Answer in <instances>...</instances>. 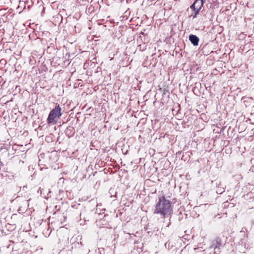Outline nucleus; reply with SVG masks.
Returning a JSON list of instances; mask_svg holds the SVG:
<instances>
[{"label": "nucleus", "instance_id": "2eb2a0df", "mask_svg": "<svg viewBox=\"0 0 254 254\" xmlns=\"http://www.w3.org/2000/svg\"><path fill=\"white\" fill-rule=\"evenodd\" d=\"M200 2L202 3V5H203L204 3L205 2V0H200Z\"/></svg>", "mask_w": 254, "mask_h": 254}, {"label": "nucleus", "instance_id": "9b49d317", "mask_svg": "<svg viewBox=\"0 0 254 254\" xmlns=\"http://www.w3.org/2000/svg\"><path fill=\"white\" fill-rule=\"evenodd\" d=\"M200 10V9H199L198 8H197V7H196V9H194L193 10L194 13H195L196 14H198V13H199Z\"/></svg>", "mask_w": 254, "mask_h": 254}, {"label": "nucleus", "instance_id": "6e6552de", "mask_svg": "<svg viewBox=\"0 0 254 254\" xmlns=\"http://www.w3.org/2000/svg\"><path fill=\"white\" fill-rule=\"evenodd\" d=\"M197 4V0H195V1H194V2L192 4H191L190 6V8L192 10H194V9H196V5Z\"/></svg>", "mask_w": 254, "mask_h": 254}, {"label": "nucleus", "instance_id": "dca6fc26", "mask_svg": "<svg viewBox=\"0 0 254 254\" xmlns=\"http://www.w3.org/2000/svg\"><path fill=\"white\" fill-rule=\"evenodd\" d=\"M240 235H241V236H244V233H242V232H241V231H240Z\"/></svg>", "mask_w": 254, "mask_h": 254}, {"label": "nucleus", "instance_id": "9d476101", "mask_svg": "<svg viewBox=\"0 0 254 254\" xmlns=\"http://www.w3.org/2000/svg\"><path fill=\"white\" fill-rule=\"evenodd\" d=\"M200 10V9H199L198 8H197V7H196V9H194L193 10L194 13H195L196 14H198V13H199Z\"/></svg>", "mask_w": 254, "mask_h": 254}, {"label": "nucleus", "instance_id": "0eeeda50", "mask_svg": "<svg viewBox=\"0 0 254 254\" xmlns=\"http://www.w3.org/2000/svg\"><path fill=\"white\" fill-rule=\"evenodd\" d=\"M225 191V188L222 185V184L220 183L218 185L217 190L216 192L218 194H221Z\"/></svg>", "mask_w": 254, "mask_h": 254}, {"label": "nucleus", "instance_id": "f8f14e48", "mask_svg": "<svg viewBox=\"0 0 254 254\" xmlns=\"http://www.w3.org/2000/svg\"><path fill=\"white\" fill-rule=\"evenodd\" d=\"M214 254H219L220 252V248L217 250H214Z\"/></svg>", "mask_w": 254, "mask_h": 254}, {"label": "nucleus", "instance_id": "1a4fd4ad", "mask_svg": "<svg viewBox=\"0 0 254 254\" xmlns=\"http://www.w3.org/2000/svg\"><path fill=\"white\" fill-rule=\"evenodd\" d=\"M200 0H197V4L196 5V7L199 9L201 8V7L203 6L202 3L200 2Z\"/></svg>", "mask_w": 254, "mask_h": 254}, {"label": "nucleus", "instance_id": "7ed1b4c3", "mask_svg": "<svg viewBox=\"0 0 254 254\" xmlns=\"http://www.w3.org/2000/svg\"><path fill=\"white\" fill-rule=\"evenodd\" d=\"M241 232L244 233V238H241L239 242V245L244 246L245 248L248 247V232L246 228L243 227Z\"/></svg>", "mask_w": 254, "mask_h": 254}, {"label": "nucleus", "instance_id": "39448f33", "mask_svg": "<svg viewBox=\"0 0 254 254\" xmlns=\"http://www.w3.org/2000/svg\"><path fill=\"white\" fill-rule=\"evenodd\" d=\"M65 135L68 137H72L75 133V129L73 127L68 126L64 131Z\"/></svg>", "mask_w": 254, "mask_h": 254}, {"label": "nucleus", "instance_id": "ddd939ff", "mask_svg": "<svg viewBox=\"0 0 254 254\" xmlns=\"http://www.w3.org/2000/svg\"><path fill=\"white\" fill-rule=\"evenodd\" d=\"M197 15L195 13H194V14H192L190 16L192 17L193 18H195L197 17Z\"/></svg>", "mask_w": 254, "mask_h": 254}, {"label": "nucleus", "instance_id": "4468645a", "mask_svg": "<svg viewBox=\"0 0 254 254\" xmlns=\"http://www.w3.org/2000/svg\"><path fill=\"white\" fill-rule=\"evenodd\" d=\"M3 192V190L1 189V186H0V194Z\"/></svg>", "mask_w": 254, "mask_h": 254}, {"label": "nucleus", "instance_id": "f3484780", "mask_svg": "<svg viewBox=\"0 0 254 254\" xmlns=\"http://www.w3.org/2000/svg\"><path fill=\"white\" fill-rule=\"evenodd\" d=\"M227 202H225L224 203V206H226V204H227Z\"/></svg>", "mask_w": 254, "mask_h": 254}, {"label": "nucleus", "instance_id": "a211bd4d", "mask_svg": "<svg viewBox=\"0 0 254 254\" xmlns=\"http://www.w3.org/2000/svg\"><path fill=\"white\" fill-rule=\"evenodd\" d=\"M241 238H244V235L243 236H241Z\"/></svg>", "mask_w": 254, "mask_h": 254}, {"label": "nucleus", "instance_id": "423d86ee", "mask_svg": "<svg viewBox=\"0 0 254 254\" xmlns=\"http://www.w3.org/2000/svg\"><path fill=\"white\" fill-rule=\"evenodd\" d=\"M189 40L193 46H197L199 41V38L195 35L190 34L189 36Z\"/></svg>", "mask_w": 254, "mask_h": 254}, {"label": "nucleus", "instance_id": "f03ea898", "mask_svg": "<svg viewBox=\"0 0 254 254\" xmlns=\"http://www.w3.org/2000/svg\"><path fill=\"white\" fill-rule=\"evenodd\" d=\"M62 116L61 108L59 105L56 106L52 109L48 117L47 123L48 124H56L57 120Z\"/></svg>", "mask_w": 254, "mask_h": 254}, {"label": "nucleus", "instance_id": "20e7f679", "mask_svg": "<svg viewBox=\"0 0 254 254\" xmlns=\"http://www.w3.org/2000/svg\"><path fill=\"white\" fill-rule=\"evenodd\" d=\"M222 246V241L221 239L219 237L215 238L212 242V245L210 246V248H213L214 250L219 249L221 248Z\"/></svg>", "mask_w": 254, "mask_h": 254}, {"label": "nucleus", "instance_id": "f257e3e1", "mask_svg": "<svg viewBox=\"0 0 254 254\" xmlns=\"http://www.w3.org/2000/svg\"><path fill=\"white\" fill-rule=\"evenodd\" d=\"M173 210L171 207V203L169 200L166 199L164 196L160 197L157 203L154 210V213H157L166 217L171 215Z\"/></svg>", "mask_w": 254, "mask_h": 254}]
</instances>
